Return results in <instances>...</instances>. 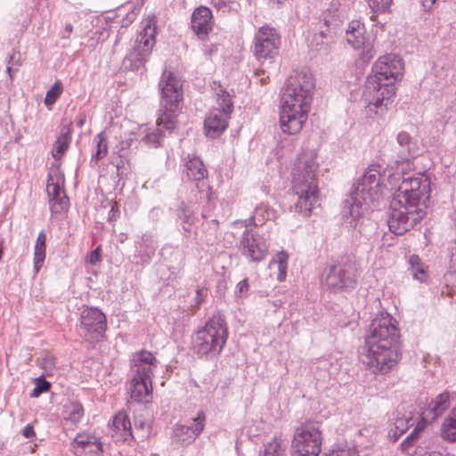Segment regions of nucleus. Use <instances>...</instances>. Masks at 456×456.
Listing matches in <instances>:
<instances>
[{
	"label": "nucleus",
	"instance_id": "obj_18",
	"mask_svg": "<svg viewBox=\"0 0 456 456\" xmlns=\"http://www.w3.org/2000/svg\"><path fill=\"white\" fill-rule=\"evenodd\" d=\"M309 113L279 110V122L284 134H299L308 119Z\"/></svg>",
	"mask_w": 456,
	"mask_h": 456
},
{
	"label": "nucleus",
	"instance_id": "obj_26",
	"mask_svg": "<svg viewBox=\"0 0 456 456\" xmlns=\"http://www.w3.org/2000/svg\"><path fill=\"white\" fill-rule=\"evenodd\" d=\"M410 271L413 278L419 282H427L429 278L428 266L422 262L418 255L409 257Z\"/></svg>",
	"mask_w": 456,
	"mask_h": 456
},
{
	"label": "nucleus",
	"instance_id": "obj_48",
	"mask_svg": "<svg viewBox=\"0 0 456 456\" xmlns=\"http://www.w3.org/2000/svg\"><path fill=\"white\" fill-rule=\"evenodd\" d=\"M22 435L26 438H34L36 436V432L34 429L33 425L28 424L23 429H22Z\"/></svg>",
	"mask_w": 456,
	"mask_h": 456
},
{
	"label": "nucleus",
	"instance_id": "obj_5",
	"mask_svg": "<svg viewBox=\"0 0 456 456\" xmlns=\"http://www.w3.org/2000/svg\"><path fill=\"white\" fill-rule=\"evenodd\" d=\"M314 78L311 73L300 72L289 77L280 101V110L309 113Z\"/></svg>",
	"mask_w": 456,
	"mask_h": 456
},
{
	"label": "nucleus",
	"instance_id": "obj_46",
	"mask_svg": "<svg viewBox=\"0 0 456 456\" xmlns=\"http://www.w3.org/2000/svg\"><path fill=\"white\" fill-rule=\"evenodd\" d=\"M42 365H43V368L47 370H53L54 368V365H55V359H54V357H53L51 355L45 356L43 359Z\"/></svg>",
	"mask_w": 456,
	"mask_h": 456
},
{
	"label": "nucleus",
	"instance_id": "obj_59",
	"mask_svg": "<svg viewBox=\"0 0 456 456\" xmlns=\"http://www.w3.org/2000/svg\"><path fill=\"white\" fill-rule=\"evenodd\" d=\"M212 3H213L214 4H216V2H215V0H212Z\"/></svg>",
	"mask_w": 456,
	"mask_h": 456
},
{
	"label": "nucleus",
	"instance_id": "obj_2",
	"mask_svg": "<svg viewBox=\"0 0 456 456\" xmlns=\"http://www.w3.org/2000/svg\"><path fill=\"white\" fill-rule=\"evenodd\" d=\"M430 191V181L424 175L403 179L390 203V232L403 235L424 218Z\"/></svg>",
	"mask_w": 456,
	"mask_h": 456
},
{
	"label": "nucleus",
	"instance_id": "obj_55",
	"mask_svg": "<svg viewBox=\"0 0 456 456\" xmlns=\"http://www.w3.org/2000/svg\"><path fill=\"white\" fill-rule=\"evenodd\" d=\"M84 124H85V120H84V119H80V120L77 122V126H80V127H81V126H84Z\"/></svg>",
	"mask_w": 456,
	"mask_h": 456
},
{
	"label": "nucleus",
	"instance_id": "obj_29",
	"mask_svg": "<svg viewBox=\"0 0 456 456\" xmlns=\"http://www.w3.org/2000/svg\"><path fill=\"white\" fill-rule=\"evenodd\" d=\"M186 173L190 179L200 181L207 176L208 171L199 158H192L186 164Z\"/></svg>",
	"mask_w": 456,
	"mask_h": 456
},
{
	"label": "nucleus",
	"instance_id": "obj_56",
	"mask_svg": "<svg viewBox=\"0 0 456 456\" xmlns=\"http://www.w3.org/2000/svg\"><path fill=\"white\" fill-rule=\"evenodd\" d=\"M7 71L10 74V77H12V75L11 74L12 69L10 67L7 68Z\"/></svg>",
	"mask_w": 456,
	"mask_h": 456
},
{
	"label": "nucleus",
	"instance_id": "obj_38",
	"mask_svg": "<svg viewBox=\"0 0 456 456\" xmlns=\"http://www.w3.org/2000/svg\"><path fill=\"white\" fill-rule=\"evenodd\" d=\"M411 163L409 161H397L393 168L395 169V173L389 175L388 180L391 184L395 183L402 178V175L405 173L406 169H410Z\"/></svg>",
	"mask_w": 456,
	"mask_h": 456
},
{
	"label": "nucleus",
	"instance_id": "obj_45",
	"mask_svg": "<svg viewBox=\"0 0 456 456\" xmlns=\"http://www.w3.org/2000/svg\"><path fill=\"white\" fill-rule=\"evenodd\" d=\"M49 388L50 383L47 381H44L42 385H38L33 389L31 396L37 397L41 393L48 391Z\"/></svg>",
	"mask_w": 456,
	"mask_h": 456
},
{
	"label": "nucleus",
	"instance_id": "obj_52",
	"mask_svg": "<svg viewBox=\"0 0 456 456\" xmlns=\"http://www.w3.org/2000/svg\"><path fill=\"white\" fill-rule=\"evenodd\" d=\"M437 0H422V5L425 9L430 10Z\"/></svg>",
	"mask_w": 456,
	"mask_h": 456
},
{
	"label": "nucleus",
	"instance_id": "obj_19",
	"mask_svg": "<svg viewBox=\"0 0 456 456\" xmlns=\"http://www.w3.org/2000/svg\"><path fill=\"white\" fill-rule=\"evenodd\" d=\"M142 28L137 37V47L142 54H149L156 44L157 19L150 15L142 20Z\"/></svg>",
	"mask_w": 456,
	"mask_h": 456
},
{
	"label": "nucleus",
	"instance_id": "obj_28",
	"mask_svg": "<svg viewBox=\"0 0 456 456\" xmlns=\"http://www.w3.org/2000/svg\"><path fill=\"white\" fill-rule=\"evenodd\" d=\"M84 408L80 403L69 402L63 405V419L73 425L77 424L84 417Z\"/></svg>",
	"mask_w": 456,
	"mask_h": 456
},
{
	"label": "nucleus",
	"instance_id": "obj_22",
	"mask_svg": "<svg viewBox=\"0 0 456 456\" xmlns=\"http://www.w3.org/2000/svg\"><path fill=\"white\" fill-rule=\"evenodd\" d=\"M111 437L116 442H127L133 439L132 425L126 411L118 412L110 425Z\"/></svg>",
	"mask_w": 456,
	"mask_h": 456
},
{
	"label": "nucleus",
	"instance_id": "obj_34",
	"mask_svg": "<svg viewBox=\"0 0 456 456\" xmlns=\"http://www.w3.org/2000/svg\"><path fill=\"white\" fill-rule=\"evenodd\" d=\"M63 180L61 177H56L55 179L50 175L48 178L46 191L49 196V200L55 197L66 196L62 190Z\"/></svg>",
	"mask_w": 456,
	"mask_h": 456
},
{
	"label": "nucleus",
	"instance_id": "obj_10",
	"mask_svg": "<svg viewBox=\"0 0 456 456\" xmlns=\"http://www.w3.org/2000/svg\"><path fill=\"white\" fill-rule=\"evenodd\" d=\"M324 284L334 292L353 290L357 285V272L349 262L330 265L324 273Z\"/></svg>",
	"mask_w": 456,
	"mask_h": 456
},
{
	"label": "nucleus",
	"instance_id": "obj_1",
	"mask_svg": "<svg viewBox=\"0 0 456 456\" xmlns=\"http://www.w3.org/2000/svg\"><path fill=\"white\" fill-rule=\"evenodd\" d=\"M363 363L375 375H386L394 370L402 358L400 330L389 314L377 316L370 325L365 338Z\"/></svg>",
	"mask_w": 456,
	"mask_h": 456
},
{
	"label": "nucleus",
	"instance_id": "obj_25",
	"mask_svg": "<svg viewBox=\"0 0 456 456\" xmlns=\"http://www.w3.org/2000/svg\"><path fill=\"white\" fill-rule=\"evenodd\" d=\"M46 256V234L45 231H41L37 238L34 246L33 268L37 274L44 265Z\"/></svg>",
	"mask_w": 456,
	"mask_h": 456
},
{
	"label": "nucleus",
	"instance_id": "obj_53",
	"mask_svg": "<svg viewBox=\"0 0 456 456\" xmlns=\"http://www.w3.org/2000/svg\"><path fill=\"white\" fill-rule=\"evenodd\" d=\"M65 31H66L68 34H71V33H72V31H73V26H72V24H70V23L66 24V26H65Z\"/></svg>",
	"mask_w": 456,
	"mask_h": 456
},
{
	"label": "nucleus",
	"instance_id": "obj_13",
	"mask_svg": "<svg viewBox=\"0 0 456 456\" xmlns=\"http://www.w3.org/2000/svg\"><path fill=\"white\" fill-rule=\"evenodd\" d=\"M381 170L380 165H370L358 182L355 193L364 201L374 200L381 192Z\"/></svg>",
	"mask_w": 456,
	"mask_h": 456
},
{
	"label": "nucleus",
	"instance_id": "obj_41",
	"mask_svg": "<svg viewBox=\"0 0 456 456\" xmlns=\"http://www.w3.org/2000/svg\"><path fill=\"white\" fill-rule=\"evenodd\" d=\"M416 433H411L400 444L401 450L407 453H411V447L417 442Z\"/></svg>",
	"mask_w": 456,
	"mask_h": 456
},
{
	"label": "nucleus",
	"instance_id": "obj_36",
	"mask_svg": "<svg viewBox=\"0 0 456 456\" xmlns=\"http://www.w3.org/2000/svg\"><path fill=\"white\" fill-rule=\"evenodd\" d=\"M63 92V85L61 80L55 81L52 87L47 91L45 98V104L51 108V106L58 100Z\"/></svg>",
	"mask_w": 456,
	"mask_h": 456
},
{
	"label": "nucleus",
	"instance_id": "obj_42",
	"mask_svg": "<svg viewBox=\"0 0 456 456\" xmlns=\"http://www.w3.org/2000/svg\"><path fill=\"white\" fill-rule=\"evenodd\" d=\"M249 290V285L247 279H244L238 282L236 286V295L240 297H245Z\"/></svg>",
	"mask_w": 456,
	"mask_h": 456
},
{
	"label": "nucleus",
	"instance_id": "obj_6",
	"mask_svg": "<svg viewBox=\"0 0 456 456\" xmlns=\"http://www.w3.org/2000/svg\"><path fill=\"white\" fill-rule=\"evenodd\" d=\"M229 332L224 317L214 315L199 330L193 338V349L200 356L218 355L228 339Z\"/></svg>",
	"mask_w": 456,
	"mask_h": 456
},
{
	"label": "nucleus",
	"instance_id": "obj_17",
	"mask_svg": "<svg viewBox=\"0 0 456 456\" xmlns=\"http://www.w3.org/2000/svg\"><path fill=\"white\" fill-rule=\"evenodd\" d=\"M159 363L155 355L148 350H140L132 354L131 368L135 375L151 379L153 371Z\"/></svg>",
	"mask_w": 456,
	"mask_h": 456
},
{
	"label": "nucleus",
	"instance_id": "obj_54",
	"mask_svg": "<svg viewBox=\"0 0 456 456\" xmlns=\"http://www.w3.org/2000/svg\"><path fill=\"white\" fill-rule=\"evenodd\" d=\"M423 456H443L442 453H440L439 452H426L425 455Z\"/></svg>",
	"mask_w": 456,
	"mask_h": 456
},
{
	"label": "nucleus",
	"instance_id": "obj_57",
	"mask_svg": "<svg viewBox=\"0 0 456 456\" xmlns=\"http://www.w3.org/2000/svg\"><path fill=\"white\" fill-rule=\"evenodd\" d=\"M212 222H213L216 226H218L219 222H218L217 220H212Z\"/></svg>",
	"mask_w": 456,
	"mask_h": 456
},
{
	"label": "nucleus",
	"instance_id": "obj_30",
	"mask_svg": "<svg viewBox=\"0 0 456 456\" xmlns=\"http://www.w3.org/2000/svg\"><path fill=\"white\" fill-rule=\"evenodd\" d=\"M289 254L284 251H279L270 261V265L276 264L278 266L277 281L282 282L286 280L288 270Z\"/></svg>",
	"mask_w": 456,
	"mask_h": 456
},
{
	"label": "nucleus",
	"instance_id": "obj_39",
	"mask_svg": "<svg viewBox=\"0 0 456 456\" xmlns=\"http://www.w3.org/2000/svg\"><path fill=\"white\" fill-rule=\"evenodd\" d=\"M370 8L374 13L388 12L393 0H367Z\"/></svg>",
	"mask_w": 456,
	"mask_h": 456
},
{
	"label": "nucleus",
	"instance_id": "obj_7",
	"mask_svg": "<svg viewBox=\"0 0 456 456\" xmlns=\"http://www.w3.org/2000/svg\"><path fill=\"white\" fill-rule=\"evenodd\" d=\"M161 89V110L156 124L167 130L176 125V112L183 102V88L180 81L171 72L164 71L159 83Z\"/></svg>",
	"mask_w": 456,
	"mask_h": 456
},
{
	"label": "nucleus",
	"instance_id": "obj_40",
	"mask_svg": "<svg viewBox=\"0 0 456 456\" xmlns=\"http://www.w3.org/2000/svg\"><path fill=\"white\" fill-rule=\"evenodd\" d=\"M395 430L393 431V436L395 440H397L403 433L409 428V419L404 417H397L395 420Z\"/></svg>",
	"mask_w": 456,
	"mask_h": 456
},
{
	"label": "nucleus",
	"instance_id": "obj_47",
	"mask_svg": "<svg viewBox=\"0 0 456 456\" xmlns=\"http://www.w3.org/2000/svg\"><path fill=\"white\" fill-rule=\"evenodd\" d=\"M397 141L401 145L404 146L410 143L411 136L406 132H401L397 135Z\"/></svg>",
	"mask_w": 456,
	"mask_h": 456
},
{
	"label": "nucleus",
	"instance_id": "obj_15",
	"mask_svg": "<svg viewBox=\"0 0 456 456\" xmlns=\"http://www.w3.org/2000/svg\"><path fill=\"white\" fill-rule=\"evenodd\" d=\"M215 20L210 8L200 5L195 8L191 16V29L200 40L208 39L213 31Z\"/></svg>",
	"mask_w": 456,
	"mask_h": 456
},
{
	"label": "nucleus",
	"instance_id": "obj_24",
	"mask_svg": "<svg viewBox=\"0 0 456 456\" xmlns=\"http://www.w3.org/2000/svg\"><path fill=\"white\" fill-rule=\"evenodd\" d=\"M450 407V394L443 392L432 400L428 409L423 412L427 417H430V420L436 419Z\"/></svg>",
	"mask_w": 456,
	"mask_h": 456
},
{
	"label": "nucleus",
	"instance_id": "obj_9",
	"mask_svg": "<svg viewBox=\"0 0 456 456\" xmlns=\"http://www.w3.org/2000/svg\"><path fill=\"white\" fill-rule=\"evenodd\" d=\"M322 440L321 424L314 421L305 422L295 431L291 456H319Z\"/></svg>",
	"mask_w": 456,
	"mask_h": 456
},
{
	"label": "nucleus",
	"instance_id": "obj_3",
	"mask_svg": "<svg viewBox=\"0 0 456 456\" xmlns=\"http://www.w3.org/2000/svg\"><path fill=\"white\" fill-rule=\"evenodd\" d=\"M404 72L403 59L393 53L379 57L372 67L368 77L364 95L369 105L376 109L392 102L396 94L395 82L400 81Z\"/></svg>",
	"mask_w": 456,
	"mask_h": 456
},
{
	"label": "nucleus",
	"instance_id": "obj_32",
	"mask_svg": "<svg viewBox=\"0 0 456 456\" xmlns=\"http://www.w3.org/2000/svg\"><path fill=\"white\" fill-rule=\"evenodd\" d=\"M70 139L69 133L58 136L52 149V155L55 159H61L67 151L70 143Z\"/></svg>",
	"mask_w": 456,
	"mask_h": 456
},
{
	"label": "nucleus",
	"instance_id": "obj_51",
	"mask_svg": "<svg viewBox=\"0 0 456 456\" xmlns=\"http://www.w3.org/2000/svg\"><path fill=\"white\" fill-rule=\"evenodd\" d=\"M287 0H266L268 5L272 8H280Z\"/></svg>",
	"mask_w": 456,
	"mask_h": 456
},
{
	"label": "nucleus",
	"instance_id": "obj_43",
	"mask_svg": "<svg viewBox=\"0 0 456 456\" xmlns=\"http://www.w3.org/2000/svg\"><path fill=\"white\" fill-rule=\"evenodd\" d=\"M101 252H102V248H101V246H98L94 251H92L88 255L87 261L91 265H94L100 263L102 260Z\"/></svg>",
	"mask_w": 456,
	"mask_h": 456
},
{
	"label": "nucleus",
	"instance_id": "obj_4",
	"mask_svg": "<svg viewBox=\"0 0 456 456\" xmlns=\"http://www.w3.org/2000/svg\"><path fill=\"white\" fill-rule=\"evenodd\" d=\"M318 168L316 155L305 154L299 159L293 172L292 191L298 197L295 208L304 216H310L313 209L319 206Z\"/></svg>",
	"mask_w": 456,
	"mask_h": 456
},
{
	"label": "nucleus",
	"instance_id": "obj_35",
	"mask_svg": "<svg viewBox=\"0 0 456 456\" xmlns=\"http://www.w3.org/2000/svg\"><path fill=\"white\" fill-rule=\"evenodd\" d=\"M51 211L53 214H64L69 207V200L67 196H60L49 200Z\"/></svg>",
	"mask_w": 456,
	"mask_h": 456
},
{
	"label": "nucleus",
	"instance_id": "obj_37",
	"mask_svg": "<svg viewBox=\"0 0 456 456\" xmlns=\"http://www.w3.org/2000/svg\"><path fill=\"white\" fill-rule=\"evenodd\" d=\"M363 212H362V206L360 202H354L351 205V208L349 209V215L350 216L346 217V222L350 224L352 227H356L358 219L362 217Z\"/></svg>",
	"mask_w": 456,
	"mask_h": 456
},
{
	"label": "nucleus",
	"instance_id": "obj_23",
	"mask_svg": "<svg viewBox=\"0 0 456 456\" xmlns=\"http://www.w3.org/2000/svg\"><path fill=\"white\" fill-rule=\"evenodd\" d=\"M365 26L360 20H352L346 32V41L354 49H362L365 46L367 37Z\"/></svg>",
	"mask_w": 456,
	"mask_h": 456
},
{
	"label": "nucleus",
	"instance_id": "obj_27",
	"mask_svg": "<svg viewBox=\"0 0 456 456\" xmlns=\"http://www.w3.org/2000/svg\"><path fill=\"white\" fill-rule=\"evenodd\" d=\"M442 437L449 442H456V404L444 419L441 427Z\"/></svg>",
	"mask_w": 456,
	"mask_h": 456
},
{
	"label": "nucleus",
	"instance_id": "obj_44",
	"mask_svg": "<svg viewBox=\"0 0 456 456\" xmlns=\"http://www.w3.org/2000/svg\"><path fill=\"white\" fill-rule=\"evenodd\" d=\"M424 416L421 418V419L417 423V426L412 430L411 433H416V437L419 439L420 432H422L427 425H428V419H430V417H427L426 414H423Z\"/></svg>",
	"mask_w": 456,
	"mask_h": 456
},
{
	"label": "nucleus",
	"instance_id": "obj_16",
	"mask_svg": "<svg viewBox=\"0 0 456 456\" xmlns=\"http://www.w3.org/2000/svg\"><path fill=\"white\" fill-rule=\"evenodd\" d=\"M71 450L77 456H102V444L99 437L88 432H80L71 442Z\"/></svg>",
	"mask_w": 456,
	"mask_h": 456
},
{
	"label": "nucleus",
	"instance_id": "obj_12",
	"mask_svg": "<svg viewBox=\"0 0 456 456\" xmlns=\"http://www.w3.org/2000/svg\"><path fill=\"white\" fill-rule=\"evenodd\" d=\"M281 46V37L274 28L260 27L254 37V55L259 61L274 58Z\"/></svg>",
	"mask_w": 456,
	"mask_h": 456
},
{
	"label": "nucleus",
	"instance_id": "obj_50",
	"mask_svg": "<svg viewBox=\"0 0 456 456\" xmlns=\"http://www.w3.org/2000/svg\"><path fill=\"white\" fill-rule=\"evenodd\" d=\"M207 292L206 289H199L196 291V301L198 305H200L203 302V297Z\"/></svg>",
	"mask_w": 456,
	"mask_h": 456
},
{
	"label": "nucleus",
	"instance_id": "obj_20",
	"mask_svg": "<svg viewBox=\"0 0 456 456\" xmlns=\"http://www.w3.org/2000/svg\"><path fill=\"white\" fill-rule=\"evenodd\" d=\"M206 416L200 411L193 419L191 426L176 425L174 429V438L182 444H189L203 431L205 428Z\"/></svg>",
	"mask_w": 456,
	"mask_h": 456
},
{
	"label": "nucleus",
	"instance_id": "obj_11",
	"mask_svg": "<svg viewBox=\"0 0 456 456\" xmlns=\"http://www.w3.org/2000/svg\"><path fill=\"white\" fill-rule=\"evenodd\" d=\"M80 327L90 343L100 342L107 330V317L99 308L85 306L80 314Z\"/></svg>",
	"mask_w": 456,
	"mask_h": 456
},
{
	"label": "nucleus",
	"instance_id": "obj_58",
	"mask_svg": "<svg viewBox=\"0 0 456 456\" xmlns=\"http://www.w3.org/2000/svg\"><path fill=\"white\" fill-rule=\"evenodd\" d=\"M371 20H376V15L373 14L371 17H370Z\"/></svg>",
	"mask_w": 456,
	"mask_h": 456
},
{
	"label": "nucleus",
	"instance_id": "obj_14",
	"mask_svg": "<svg viewBox=\"0 0 456 456\" xmlns=\"http://www.w3.org/2000/svg\"><path fill=\"white\" fill-rule=\"evenodd\" d=\"M242 255L252 262L263 261L268 254V244L259 234L246 231L240 240Z\"/></svg>",
	"mask_w": 456,
	"mask_h": 456
},
{
	"label": "nucleus",
	"instance_id": "obj_8",
	"mask_svg": "<svg viewBox=\"0 0 456 456\" xmlns=\"http://www.w3.org/2000/svg\"><path fill=\"white\" fill-rule=\"evenodd\" d=\"M216 95V106L208 113L204 120L205 134L210 138L220 136L227 128L228 121L233 110V102L230 94L219 82L211 86Z\"/></svg>",
	"mask_w": 456,
	"mask_h": 456
},
{
	"label": "nucleus",
	"instance_id": "obj_31",
	"mask_svg": "<svg viewBox=\"0 0 456 456\" xmlns=\"http://www.w3.org/2000/svg\"><path fill=\"white\" fill-rule=\"evenodd\" d=\"M286 445L280 437H273L265 445L262 456H285Z\"/></svg>",
	"mask_w": 456,
	"mask_h": 456
},
{
	"label": "nucleus",
	"instance_id": "obj_33",
	"mask_svg": "<svg viewBox=\"0 0 456 456\" xmlns=\"http://www.w3.org/2000/svg\"><path fill=\"white\" fill-rule=\"evenodd\" d=\"M94 142H96V151L94 153L92 159L98 161L104 159L108 154V139L105 134L102 132L95 136Z\"/></svg>",
	"mask_w": 456,
	"mask_h": 456
},
{
	"label": "nucleus",
	"instance_id": "obj_21",
	"mask_svg": "<svg viewBox=\"0 0 456 456\" xmlns=\"http://www.w3.org/2000/svg\"><path fill=\"white\" fill-rule=\"evenodd\" d=\"M130 399L136 403H149L152 394V379L134 375L129 383Z\"/></svg>",
	"mask_w": 456,
	"mask_h": 456
},
{
	"label": "nucleus",
	"instance_id": "obj_49",
	"mask_svg": "<svg viewBox=\"0 0 456 456\" xmlns=\"http://www.w3.org/2000/svg\"><path fill=\"white\" fill-rule=\"evenodd\" d=\"M329 34L326 31H320L317 34H314V40L316 41V45H322L323 43V39H327Z\"/></svg>",
	"mask_w": 456,
	"mask_h": 456
}]
</instances>
